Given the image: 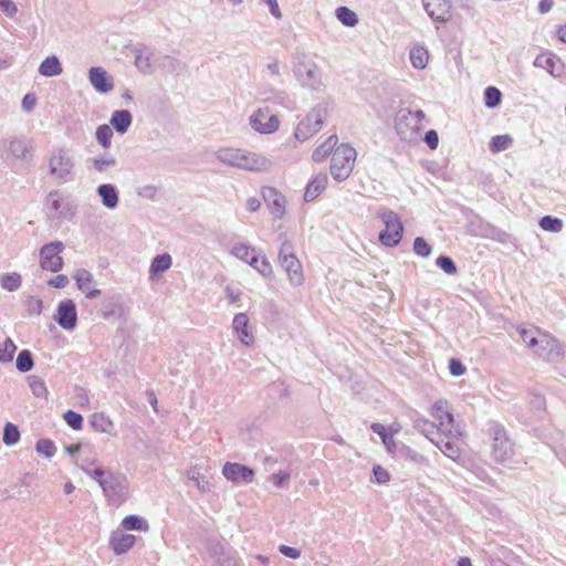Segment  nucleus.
I'll return each instance as SVG.
<instances>
[{
    "mask_svg": "<svg viewBox=\"0 0 566 566\" xmlns=\"http://www.w3.org/2000/svg\"><path fill=\"white\" fill-rule=\"evenodd\" d=\"M135 65L144 74H153L157 67L164 66L176 70L180 62L169 55H161L146 45H138L134 49Z\"/></svg>",
    "mask_w": 566,
    "mask_h": 566,
    "instance_id": "obj_1",
    "label": "nucleus"
},
{
    "mask_svg": "<svg viewBox=\"0 0 566 566\" xmlns=\"http://www.w3.org/2000/svg\"><path fill=\"white\" fill-rule=\"evenodd\" d=\"M48 166L50 176L54 177L60 184L74 179L75 160L66 148H54L48 157Z\"/></svg>",
    "mask_w": 566,
    "mask_h": 566,
    "instance_id": "obj_2",
    "label": "nucleus"
},
{
    "mask_svg": "<svg viewBox=\"0 0 566 566\" xmlns=\"http://www.w3.org/2000/svg\"><path fill=\"white\" fill-rule=\"evenodd\" d=\"M356 150L348 144L335 147L331 158V175L337 181L346 180L353 171Z\"/></svg>",
    "mask_w": 566,
    "mask_h": 566,
    "instance_id": "obj_3",
    "label": "nucleus"
},
{
    "mask_svg": "<svg viewBox=\"0 0 566 566\" xmlns=\"http://www.w3.org/2000/svg\"><path fill=\"white\" fill-rule=\"evenodd\" d=\"M293 73L295 78L303 85L314 90L321 87V69L308 56L302 52L296 53L293 61Z\"/></svg>",
    "mask_w": 566,
    "mask_h": 566,
    "instance_id": "obj_4",
    "label": "nucleus"
},
{
    "mask_svg": "<svg viewBox=\"0 0 566 566\" xmlns=\"http://www.w3.org/2000/svg\"><path fill=\"white\" fill-rule=\"evenodd\" d=\"M490 434L492 436L493 439V459L501 464L510 463L513 459L515 450L514 443L507 437L504 427L497 422H493L490 427Z\"/></svg>",
    "mask_w": 566,
    "mask_h": 566,
    "instance_id": "obj_5",
    "label": "nucleus"
},
{
    "mask_svg": "<svg viewBox=\"0 0 566 566\" xmlns=\"http://www.w3.org/2000/svg\"><path fill=\"white\" fill-rule=\"evenodd\" d=\"M424 128L412 117L410 108H400L395 117V130L401 142L413 144L420 139V133Z\"/></svg>",
    "mask_w": 566,
    "mask_h": 566,
    "instance_id": "obj_6",
    "label": "nucleus"
},
{
    "mask_svg": "<svg viewBox=\"0 0 566 566\" xmlns=\"http://www.w3.org/2000/svg\"><path fill=\"white\" fill-rule=\"evenodd\" d=\"M378 217L385 224V229L379 233V241L385 247H396L399 244L403 233V226L399 216L388 209H380Z\"/></svg>",
    "mask_w": 566,
    "mask_h": 566,
    "instance_id": "obj_7",
    "label": "nucleus"
},
{
    "mask_svg": "<svg viewBox=\"0 0 566 566\" xmlns=\"http://www.w3.org/2000/svg\"><path fill=\"white\" fill-rule=\"evenodd\" d=\"M101 488L109 503L120 504L127 499L129 483L125 474L109 471Z\"/></svg>",
    "mask_w": 566,
    "mask_h": 566,
    "instance_id": "obj_8",
    "label": "nucleus"
},
{
    "mask_svg": "<svg viewBox=\"0 0 566 566\" xmlns=\"http://www.w3.org/2000/svg\"><path fill=\"white\" fill-rule=\"evenodd\" d=\"M325 109L326 108H312V111L300 120L294 133L297 140L305 142L321 130L326 116L325 112L322 111Z\"/></svg>",
    "mask_w": 566,
    "mask_h": 566,
    "instance_id": "obj_9",
    "label": "nucleus"
},
{
    "mask_svg": "<svg viewBox=\"0 0 566 566\" xmlns=\"http://www.w3.org/2000/svg\"><path fill=\"white\" fill-rule=\"evenodd\" d=\"M65 245L62 241H52L40 249V266L44 271L56 273L63 269L61 252Z\"/></svg>",
    "mask_w": 566,
    "mask_h": 566,
    "instance_id": "obj_10",
    "label": "nucleus"
},
{
    "mask_svg": "<svg viewBox=\"0 0 566 566\" xmlns=\"http://www.w3.org/2000/svg\"><path fill=\"white\" fill-rule=\"evenodd\" d=\"M44 211L50 219H72L75 216V207L62 199L59 190L49 192L44 203Z\"/></svg>",
    "mask_w": 566,
    "mask_h": 566,
    "instance_id": "obj_11",
    "label": "nucleus"
},
{
    "mask_svg": "<svg viewBox=\"0 0 566 566\" xmlns=\"http://www.w3.org/2000/svg\"><path fill=\"white\" fill-rule=\"evenodd\" d=\"M433 417L439 422V429L443 436L459 437L461 432L454 427V417L448 408L447 400H437L433 403Z\"/></svg>",
    "mask_w": 566,
    "mask_h": 566,
    "instance_id": "obj_12",
    "label": "nucleus"
},
{
    "mask_svg": "<svg viewBox=\"0 0 566 566\" xmlns=\"http://www.w3.org/2000/svg\"><path fill=\"white\" fill-rule=\"evenodd\" d=\"M250 125L260 134H272L279 129L280 120L275 114L269 113V108H258L250 116Z\"/></svg>",
    "mask_w": 566,
    "mask_h": 566,
    "instance_id": "obj_13",
    "label": "nucleus"
},
{
    "mask_svg": "<svg viewBox=\"0 0 566 566\" xmlns=\"http://www.w3.org/2000/svg\"><path fill=\"white\" fill-rule=\"evenodd\" d=\"M533 350L538 357L546 360H556L563 356L559 342L547 333L539 334L537 345Z\"/></svg>",
    "mask_w": 566,
    "mask_h": 566,
    "instance_id": "obj_14",
    "label": "nucleus"
},
{
    "mask_svg": "<svg viewBox=\"0 0 566 566\" xmlns=\"http://www.w3.org/2000/svg\"><path fill=\"white\" fill-rule=\"evenodd\" d=\"M55 322L65 331H72L77 324V311L72 300H64L59 303Z\"/></svg>",
    "mask_w": 566,
    "mask_h": 566,
    "instance_id": "obj_15",
    "label": "nucleus"
},
{
    "mask_svg": "<svg viewBox=\"0 0 566 566\" xmlns=\"http://www.w3.org/2000/svg\"><path fill=\"white\" fill-rule=\"evenodd\" d=\"M223 476L233 483L249 484L254 480V470L237 462H227L222 468Z\"/></svg>",
    "mask_w": 566,
    "mask_h": 566,
    "instance_id": "obj_16",
    "label": "nucleus"
},
{
    "mask_svg": "<svg viewBox=\"0 0 566 566\" xmlns=\"http://www.w3.org/2000/svg\"><path fill=\"white\" fill-rule=\"evenodd\" d=\"M263 199L274 218L280 219L285 213V198L273 187L262 189Z\"/></svg>",
    "mask_w": 566,
    "mask_h": 566,
    "instance_id": "obj_17",
    "label": "nucleus"
},
{
    "mask_svg": "<svg viewBox=\"0 0 566 566\" xmlns=\"http://www.w3.org/2000/svg\"><path fill=\"white\" fill-rule=\"evenodd\" d=\"M88 81L98 93H108L114 87L113 77L101 66H94L88 70Z\"/></svg>",
    "mask_w": 566,
    "mask_h": 566,
    "instance_id": "obj_18",
    "label": "nucleus"
},
{
    "mask_svg": "<svg viewBox=\"0 0 566 566\" xmlns=\"http://www.w3.org/2000/svg\"><path fill=\"white\" fill-rule=\"evenodd\" d=\"M73 279L75 280L77 289L84 293L87 298L92 300L101 295V290L95 287V280L90 271L78 269L75 271Z\"/></svg>",
    "mask_w": 566,
    "mask_h": 566,
    "instance_id": "obj_19",
    "label": "nucleus"
},
{
    "mask_svg": "<svg viewBox=\"0 0 566 566\" xmlns=\"http://www.w3.org/2000/svg\"><path fill=\"white\" fill-rule=\"evenodd\" d=\"M423 7L428 15L438 22H446L451 18L450 0H423Z\"/></svg>",
    "mask_w": 566,
    "mask_h": 566,
    "instance_id": "obj_20",
    "label": "nucleus"
},
{
    "mask_svg": "<svg viewBox=\"0 0 566 566\" xmlns=\"http://www.w3.org/2000/svg\"><path fill=\"white\" fill-rule=\"evenodd\" d=\"M272 161L265 156L248 150H243V156L239 169L249 171H268Z\"/></svg>",
    "mask_w": 566,
    "mask_h": 566,
    "instance_id": "obj_21",
    "label": "nucleus"
},
{
    "mask_svg": "<svg viewBox=\"0 0 566 566\" xmlns=\"http://www.w3.org/2000/svg\"><path fill=\"white\" fill-rule=\"evenodd\" d=\"M534 66L545 70L554 77H560L563 74V63L560 59L552 52L537 55L534 61Z\"/></svg>",
    "mask_w": 566,
    "mask_h": 566,
    "instance_id": "obj_22",
    "label": "nucleus"
},
{
    "mask_svg": "<svg viewBox=\"0 0 566 566\" xmlns=\"http://www.w3.org/2000/svg\"><path fill=\"white\" fill-rule=\"evenodd\" d=\"M232 327L242 344L249 346L254 343V336L251 332L249 317L245 313L234 315Z\"/></svg>",
    "mask_w": 566,
    "mask_h": 566,
    "instance_id": "obj_23",
    "label": "nucleus"
},
{
    "mask_svg": "<svg viewBox=\"0 0 566 566\" xmlns=\"http://www.w3.org/2000/svg\"><path fill=\"white\" fill-rule=\"evenodd\" d=\"M9 154L17 158L29 161L33 157L32 143L25 138H12L8 143Z\"/></svg>",
    "mask_w": 566,
    "mask_h": 566,
    "instance_id": "obj_24",
    "label": "nucleus"
},
{
    "mask_svg": "<svg viewBox=\"0 0 566 566\" xmlns=\"http://www.w3.org/2000/svg\"><path fill=\"white\" fill-rule=\"evenodd\" d=\"M136 543V537L122 531H115L111 534L109 546L116 555L127 553Z\"/></svg>",
    "mask_w": 566,
    "mask_h": 566,
    "instance_id": "obj_25",
    "label": "nucleus"
},
{
    "mask_svg": "<svg viewBox=\"0 0 566 566\" xmlns=\"http://www.w3.org/2000/svg\"><path fill=\"white\" fill-rule=\"evenodd\" d=\"M281 268L286 272L291 283L295 286L301 285L304 281L302 264L295 256L279 260Z\"/></svg>",
    "mask_w": 566,
    "mask_h": 566,
    "instance_id": "obj_26",
    "label": "nucleus"
},
{
    "mask_svg": "<svg viewBox=\"0 0 566 566\" xmlns=\"http://www.w3.org/2000/svg\"><path fill=\"white\" fill-rule=\"evenodd\" d=\"M328 182L327 175L321 172L313 177L307 184L304 192V201H314L326 188Z\"/></svg>",
    "mask_w": 566,
    "mask_h": 566,
    "instance_id": "obj_27",
    "label": "nucleus"
},
{
    "mask_svg": "<svg viewBox=\"0 0 566 566\" xmlns=\"http://www.w3.org/2000/svg\"><path fill=\"white\" fill-rule=\"evenodd\" d=\"M370 429L374 433L378 434L384 443L388 453L396 454L397 448L400 446L394 439L395 431H389L387 428L380 422H373L370 424Z\"/></svg>",
    "mask_w": 566,
    "mask_h": 566,
    "instance_id": "obj_28",
    "label": "nucleus"
},
{
    "mask_svg": "<svg viewBox=\"0 0 566 566\" xmlns=\"http://www.w3.org/2000/svg\"><path fill=\"white\" fill-rule=\"evenodd\" d=\"M97 195L104 207L115 209L118 205L119 197L116 187L112 184H102L96 189Z\"/></svg>",
    "mask_w": 566,
    "mask_h": 566,
    "instance_id": "obj_29",
    "label": "nucleus"
},
{
    "mask_svg": "<svg viewBox=\"0 0 566 566\" xmlns=\"http://www.w3.org/2000/svg\"><path fill=\"white\" fill-rule=\"evenodd\" d=\"M413 428L423 434L427 439H429L432 443L440 437L441 429H439V424L437 426L434 422H431L424 418H416L413 421Z\"/></svg>",
    "mask_w": 566,
    "mask_h": 566,
    "instance_id": "obj_30",
    "label": "nucleus"
},
{
    "mask_svg": "<svg viewBox=\"0 0 566 566\" xmlns=\"http://www.w3.org/2000/svg\"><path fill=\"white\" fill-rule=\"evenodd\" d=\"M243 156V149L224 147L216 153V157L224 165L239 168Z\"/></svg>",
    "mask_w": 566,
    "mask_h": 566,
    "instance_id": "obj_31",
    "label": "nucleus"
},
{
    "mask_svg": "<svg viewBox=\"0 0 566 566\" xmlns=\"http://www.w3.org/2000/svg\"><path fill=\"white\" fill-rule=\"evenodd\" d=\"M395 455L398 459L409 461L419 467H426L429 463L428 459L424 455H422L418 451L413 450L412 448L403 443H400V446L397 448V452Z\"/></svg>",
    "mask_w": 566,
    "mask_h": 566,
    "instance_id": "obj_32",
    "label": "nucleus"
},
{
    "mask_svg": "<svg viewBox=\"0 0 566 566\" xmlns=\"http://www.w3.org/2000/svg\"><path fill=\"white\" fill-rule=\"evenodd\" d=\"M132 114L128 109L120 108L112 114L109 123L112 127L119 134H125L132 125Z\"/></svg>",
    "mask_w": 566,
    "mask_h": 566,
    "instance_id": "obj_33",
    "label": "nucleus"
},
{
    "mask_svg": "<svg viewBox=\"0 0 566 566\" xmlns=\"http://www.w3.org/2000/svg\"><path fill=\"white\" fill-rule=\"evenodd\" d=\"M81 470L88 475L91 479L96 481L99 486L106 479V475L111 470H105L102 465H98L96 461L83 460L81 464Z\"/></svg>",
    "mask_w": 566,
    "mask_h": 566,
    "instance_id": "obj_34",
    "label": "nucleus"
},
{
    "mask_svg": "<svg viewBox=\"0 0 566 566\" xmlns=\"http://www.w3.org/2000/svg\"><path fill=\"white\" fill-rule=\"evenodd\" d=\"M442 434L443 433H441L440 437L437 438L433 444L448 458L452 460H458L461 457L460 448L458 447L457 443L449 439L450 436L442 437Z\"/></svg>",
    "mask_w": 566,
    "mask_h": 566,
    "instance_id": "obj_35",
    "label": "nucleus"
},
{
    "mask_svg": "<svg viewBox=\"0 0 566 566\" xmlns=\"http://www.w3.org/2000/svg\"><path fill=\"white\" fill-rule=\"evenodd\" d=\"M338 143L337 135H331L323 144L317 146L313 154L312 159L315 163H321L328 154L333 153L334 148Z\"/></svg>",
    "mask_w": 566,
    "mask_h": 566,
    "instance_id": "obj_36",
    "label": "nucleus"
},
{
    "mask_svg": "<svg viewBox=\"0 0 566 566\" xmlns=\"http://www.w3.org/2000/svg\"><path fill=\"white\" fill-rule=\"evenodd\" d=\"M62 72V65L55 55L46 57L39 66V73L46 77L57 76Z\"/></svg>",
    "mask_w": 566,
    "mask_h": 566,
    "instance_id": "obj_37",
    "label": "nucleus"
},
{
    "mask_svg": "<svg viewBox=\"0 0 566 566\" xmlns=\"http://www.w3.org/2000/svg\"><path fill=\"white\" fill-rule=\"evenodd\" d=\"M171 264H172V259H171L170 254L163 253V254L156 255L150 263V268H149L150 276L154 277L158 274L166 272L167 270L170 269Z\"/></svg>",
    "mask_w": 566,
    "mask_h": 566,
    "instance_id": "obj_38",
    "label": "nucleus"
},
{
    "mask_svg": "<svg viewBox=\"0 0 566 566\" xmlns=\"http://www.w3.org/2000/svg\"><path fill=\"white\" fill-rule=\"evenodd\" d=\"M90 424L98 432L112 433L114 430V423L103 412H94L90 418Z\"/></svg>",
    "mask_w": 566,
    "mask_h": 566,
    "instance_id": "obj_39",
    "label": "nucleus"
},
{
    "mask_svg": "<svg viewBox=\"0 0 566 566\" xmlns=\"http://www.w3.org/2000/svg\"><path fill=\"white\" fill-rule=\"evenodd\" d=\"M116 165L115 157L107 153L92 159V168L99 174L108 172Z\"/></svg>",
    "mask_w": 566,
    "mask_h": 566,
    "instance_id": "obj_40",
    "label": "nucleus"
},
{
    "mask_svg": "<svg viewBox=\"0 0 566 566\" xmlns=\"http://www.w3.org/2000/svg\"><path fill=\"white\" fill-rule=\"evenodd\" d=\"M249 265L256 270L262 276L270 277L273 273L272 265L265 255H252Z\"/></svg>",
    "mask_w": 566,
    "mask_h": 566,
    "instance_id": "obj_41",
    "label": "nucleus"
},
{
    "mask_svg": "<svg viewBox=\"0 0 566 566\" xmlns=\"http://www.w3.org/2000/svg\"><path fill=\"white\" fill-rule=\"evenodd\" d=\"M122 526L127 531H144L149 530L148 522L139 515H127L122 521Z\"/></svg>",
    "mask_w": 566,
    "mask_h": 566,
    "instance_id": "obj_42",
    "label": "nucleus"
},
{
    "mask_svg": "<svg viewBox=\"0 0 566 566\" xmlns=\"http://www.w3.org/2000/svg\"><path fill=\"white\" fill-rule=\"evenodd\" d=\"M337 20L345 27H355L358 23L357 14L347 7H338L335 10Z\"/></svg>",
    "mask_w": 566,
    "mask_h": 566,
    "instance_id": "obj_43",
    "label": "nucleus"
},
{
    "mask_svg": "<svg viewBox=\"0 0 566 566\" xmlns=\"http://www.w3.org/2000/svg\"><path fill=\"white\" fill-rule=\"evenodd\" d=\"M27 379H28L29 387L34 397L46 398L49 391H48L44 380L41 377L31 375V376H28Z\"/></svg>",
    "mask_w": 566,
    "mask_h": 566,
    "instance_id": "obj_44",
    "label": "nucleus"
},
{
    "mask_svg": "<svg viewBox=\"0 0 566 566\" xmlns=\"http://www.w3.org/2000/svg\"><path fill=\"white\" fill-rule=\"evenodd\" d=\"M209 553L212 557L216 558L217 566H220L221 558L227 557L228 555H234L230 548H228L220 541H211L209 544Z\"/></svg>",
    "mask_w": 566,
    "mask_h": 566,
    "instance_id": "obj_45",
    "label": "nucleus"
},
{
    "mask_svg": "<svg viewBox=\"0 0 566 566\" xmlns=\"http://www.w3.org/2000/svg\"><path fill=\"white\" fill-rule=\"evenodd\" d=\"M15 367L20 373H28L34 367L33 355L29 349H22L18 354Z\"/></svg>",
    "mask_w": 566,
    "mask_h": 566,
    "instance_id": "obj_46",
    "label": "nucleus"
},
{
    "mask_svg": "<svg viewBox=\"0 0 566 566\" xmlns=\"http://www.w3.org/2000/svg\"><path fill=\"white\" fill-rule=\"evenodd\" d=\"M512 143L513 138L510 135H496L491 138L489 148L493 154H495L506 150Z\"/></svg>",
    "mask_w": 566,
    "mask_h": 566,
    "instance_id": "obj_47",
    "label": "nucleus"
},
{
    "mask_svg": "<svg viewBox=\"0 0 566 566\" xmlns=\"http://www.w3.org/2000/svg\"><path fill=\"white\" fill-rule=\"evenodd\" d=\"M410 61L413 67L424 69L428 63V52L423 46L412 48L410 51Z\"/></svg>",
    "mask_w": 566,
    "mask_h": 566,
    "instance_id": "obj_48",
    "label": "nucleus"
},
{
    "mask_svg": "<svg viewBox=\"0 0 566 566\" xmlns=\"http://www.w3.org/2000/svg\"><path fill=\"white\" fill-rule=\"evenodd\" d=\"M20 440V431L18 426L12 422H7L3 428L2 441L6 446H14Z\"/></svg>",
    "mask_w": 566,
    "mask_h": 566,
    "instance_id": "obj_49",
    "label": "nucleus"
},
{
    "mask_svg": "<svg viewBox=\"0 0 566 566\" xmlns=\"http://www.w3.org/2000/svg\"><path fill=\"white\" fill-rule=\"evenodd\" d=\"M538 224L544 231H548V232H553V233H557V232L562 231V229H563V220L557 217H553V216L542 217L539 219Z\"/></svg>",
    "mask_w": 566,
    "mask_h": 566,
    "instance_id": "obj_50",
    "label": "nucleus"
},
{
    "mask_svg": "<svg viewBox=\"0 0 566 566\" xmlns=\"http://www.w3.org/2000/svg\"><path fill=\"white\" fill-rule=\"evenodd\" d=\"M255 252H256L255 248L250 247L244 243H237L232 247V250H231V253L235 258H238L244 262H248V263L252 255H258Z\"/></svg>",
    "mask_w": 566,
    "mask_h": 566,
    "instance_id": "obj_51",
    "label": "nucleus"
},
{
    "mask_svg": "<svg viewBox=\"0 0 566 566\" xmlns=\"http://www.w3.org/2000/svg\"><path fill=\"white\" fill-rule=\"evenodd\" d=\"M22 284V279H21V275L19 273H7L4 275H2L1 277V286L2 289L9 291V292H14L17 290L20 289Z\"/></svg>",
    "mask_w": 566,
    "mask_h": 566,
    "instance_id": "obj_52",
    "label": "nucleus"
},
{
    "mask_svg": "<svg viewBox=\"0 0 566 566\" xmlns=\"http://www.w3.org/2000/svg\"><path fill=\"white\" fill-rule=\"evenodd\" d=\"M187 476L190 481L195 483V485L198 488L200 492L206 493L210 491V482L205 476H202L196 468L190 469L187 472Z\"/></svg>",
    "mask_w": 566,
    "mask_h": 566,
    "instance_id": "obj_53",
    "label": "nucleus"
},
{
    "mask_svg": "<svg viewBox=\"0 0 566 566\" xmlns=\"http://www.w3.org/2000/svg\"><path fill=\"white\" fill-rule=\"evenodd\" d=\"M15 350L17 346L14 342L10 337H7L0 347V363H11Z\"/></svg>",
    "mask_w": 566,
    "mask_h": 566,
    "instance_id": "obj_54",
    "label": "nucleus"
},
{
    "mask_svg": "<svg viewBox=\"0 0 566 566\" xmlns=\"http://www.w3.org/2000/svg\"><path fill=\"white\" fill-rule=\"evenodd\" d=\"M97 142L104 147L108 148L112 143L113 130L111 126L103 124L96 128L95 133Z\"/></svg>",
    "mask_w": 566,
    "mask_h": 566,
    "instance_id": "obj_55",
    "label": "nucleus"
},
{
    "mask_svg": "<svg viewBox=\"0 0 566 566\" xmlns=\"http://www.w3.org/2000/svg\"><path fill=\"white\" fill-rule=\"evenodd\" d=\"M35 450L39 454H41L45 458H52L56 452V448H55L53 441L50 439L38 440V442L35 444Z\"/></svg>",
    "mask_w": 566,
    "mask_h": 566,
    "instance_id": "obj_56",
    "label": "nucleus"
},
{
    "mask_svg": "<svg viewBox=\"0 0 566 566\" xmlns=\"http://www.w3.org/2000/svg\"><path fill=\"white\" fill-rule=\"evenodd\" d=\"M436 265L449 275H454L458 272V268L454 261L448 255L438 256L436 260Z\"/></svg>",
    "mask_w": 566,
    "mask_h": 566,
    "instance_id": "obj_57",
    "label": "nucleus"
},
{
    "mask_svg": "<svg viewBox=\"0 0 566 566\" xmlns=\"http://www.w3.org/2000/svg\"><path fill=\"white\" fill-rule=\"evenodd\" d=\"M502 93L501 91L495 86H489L486 87L484 92V101L485 106L492 107L497 106L501 103Z\"/></svg>",
    "mask_w": 566,
    "mask_h": 566,
    "instance_id": "obj_58",
    "label": "nucleus"
},
{
    "mask_svg": "<svg viewBox=\"0 0 566 566\" xmlns=\"http://www.w3.org/2000/svg\"><path fill=\"white\" fill-rule=\"evenodd\" d=\"M539 334H542L538 329H526V328H522L520 331V336L523 340V343L530 347V348H533L536 347L537 345V340H538V336Z\"/></svg>",
    "mask_w": 566,
    "mask_h": 566,
    "instance_id": "obj_59",
    "label": "nucleus"
},
{
    "mask_svg": "<svg viewBox=\"0 0 566 566\" xmlns=\"http://www.w3.org/2000/svg\"><path fill=\"white\" fill-rule=\"evenodd\" d=\"M413 252L419 256L428 258L432 248L422 237H417L413 241Z\"/></svg>",
    "mask_w": 566,
    "mask_h": 566,
    "instance_id": "obj_60",
    "label": "nucleus"
},
{
    "mask_svg": "<svg viewBox=\"0 0 566 566\" xmlns=\"http://www.w3.org/2000/svg\"><path fill=\"white\" fill-rule=\"evenodd\" d=\"M65 422L74 430H80L83 427V417L74 410H67L63 416Z\"/></svg>",
    "mask_w": 566,
    "mask_h": 566,
    "instance_id": "obj_61",
    "label": "nucleus"
},
{
    "mask_svg": "<svg viewBox=\"0 0 566 566\" xmlns=\"http://www.w3.org/2000/svg\"><path fill=\"white\" fill-rule=\"evenodd\" d=\"M25 308L29 315H40L43 310V302L35 296H29L25 301Z\"/></svg>",
    "mask_w": 566,
    "mask_h": 566,
    "instance_id": "obj_62",
    "label": "nucleus"
},
{
    "mask_svg": "<svg viewBox=\"0 0 566 566\" xmlns=\"http://www.w3.org/2000/svg\"><path fill=\"white\" fill-rule=\"evenodd\" d=\"M373 475L375 482L379 484L387 483L390 480L389 472L379 464L374 465Z\"/></svg>",
    "mask_w": 566,
    "mask_h": 566,
    "instance_id": "obj_63",
    "label": "nucleus"
},
{
    "mask_svg": "<svg viewBox=\"0 0 566 566\" xmlns=\"http://www.w3.org/2000/svg\"><path fill=\"white\" fill-rule=\"evenodd\" d=\"M449 370L452 376L459 377L465 374L467 368L460 359L451 358L449 360Z\"/></svg>",
    "mask_w": 566,
    "mask_h": 566,
    "instance_id": "obj_64",
    "label": "nucleus"
}]
</instances>
